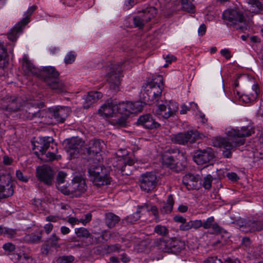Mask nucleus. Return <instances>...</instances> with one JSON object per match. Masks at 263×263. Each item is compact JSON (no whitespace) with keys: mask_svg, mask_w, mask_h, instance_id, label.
Masks as SVG:
<instances>
[{"mask_svg":"<svg viewBox=\"0 0 263 263\" xmlns=\"http://www.w3.org/2000/svg\"><path fill=\"white\" fill-rule=\"evenodd\" d=\"M254 133L253 128L250 126L230 127L226 129L227 138L215 137L212 139L213 145L215 147H222L224 149L223 155L226 158L231 156L232 152L237 146L245 143L243 137H248Z\"/></svg>","mask_w":263,"mask_h":263,"instance_id":"nucleus-1","label":"nucleus"},{"mask_svg":"<svg viewBox=\"0 0 263 263\" xmlns=\"http://www.w3.org/2000/svg\"><path fill=\"white\" fill-rule=\"evenodd\" d=\"M132 102L123 101L118 103L116 100L109 99L99 109V112L105 117H117L111 123L120 127L127 125V119L132 114Z\"/></svg>","mask_w":263,"mask_h":263,"instance_id":"nucleus-2","label":"nucleus"},{"mask_svg":"<svg viewBox=\"0 0 263 263\" xmlns=\"http://www.w3.org/2000/svg\"><path fill=\"white\" fill-rule=\"evenodd\" d=\"M35 155L42 160L46 162L61 159V156L56 155L58 152L57 145L53 143V139L51 137H40L34 143Z\"/></svg>","mask_w":263,"mask_h":263,"instance_id":"nucleus-3","label":"nucleus"},{"mask_svg":"<svg viewBox=\"0 0 263 263\" xmlns=\"http://www.w3.org/2000/svg\"><path fill=\"white\" fill-rule=\"evenodd\" d=\"M23 68L26 75L36 76L46 83L47 79L52 81L59 76V72L53 67H44L42 70H40L31 63L26 56H24L23 58Z\"/></svg>","mask_w":263,"mask_h":263,"instance_id":"nucleus-4","label":"nucleus"},{"mask_svg":"<svg viewBox=\"0 0 263 263\" xmlns=\"http://www.w3.org/2000/svg\"><path fill=\"white\" fill-rule=\"evenodd\" d=\"M162 80V76H159L142 87L140 97L145 103L151 104L155 101L158 100L163 89Z\"/></svg>","mask_w":263,"mask_h":263,"instance_id":"nucleus-5","label":"nucleus"},{"mask_svg":"<svg viewBox=\"0 0 263 263\" xmlns=\"http://www.w3.org/2000/svg\"><path fill=\"white\" fill-rule=\"evenodd\" d=\"M222 17L227 24L238 25V28L242 30L248 29L252 24L251 17H245L242 11L238 8L225 10L222 14Z\"/></svg>","mask_w":263,"mask_h":263,"instance_id":"nucleus-6","label":"nucleus"},{"mask_svg":"<svg viewBox=\"0 0 263 263\" xmlns=\"http://www.w3.org/2000/svg\"><path fill=\"white\" fill-rule=\"evenodd\" d=\"M88 172L90 180L95 186L108 185L111 181L109 169L103 165L93 163L89 166Z\"/></svg>","mask_w":263,"mask_h":263,"instance_id":"nucleus-7","label":"nucleus"},{"mask_svg":"<svg viewBox=\"0 0 263 263\" xmlns=\"http://www.w3.org/2000/svg\"><path fill=\"white\" fill-rule=\"evenodd\" d=\"M178 111V104L173 101H165L159 103L153 109V112L160 119H167L176 114Z\"/></svg>","mask_w":263,"mask_h":263,"instance_id":"nucleus-8","label":"nucleus"},{"mask_svg":"<svg viewBox=\"0 0 263 263\" xmlns=\"http://www.w3.org/2000/svg\"><path fill=\"white\" fill-rule=\"evenodd\" d=\"M106 79L109 84V88L114 92L119 89L121 71L122 67L121 64H111L106 67Z\"/></svg>","mask_w":263,"mask_h":263,"instance_id":"nucleus-9","label":"nucleus"},{"mask_svg":"<svg viewBox=\"0 0 263 263\" xmlns=\"http://www.w3.org/2000/svg\"><path fill=\"white\" fill-rule=\"evenodd\" d=\"M36 8V6L33 5L28 9L25 13L26 16L17 23L8 33V38L9 40L12 42L16 41L18 35L23 32L25 26L30 22V17Z\"/></svg>","mask_w":263,"mask_h":263,"instance_id":"nucleus-10","label":"nucleus"},{"mask_svg":"<svg viewBox=\"0 0 263 263\" xmlns=\"http://www.w3.org/2000/svg\"><path fill=\"white\" fill-rule=\"evenodd\" d=\"M138 15L134 18L135 27L141 28L145 23L153 18L157 13L156 9L154 7H149L137 10Z\"/></svg>","mask_w":263,"mask_h":263,"instance_id":"nucleus-11","label":"nucleus"},{"mask_svg":"<svg viewBox=\"0 0 263 263\" xmlns=\"http://www.w3.org/2000/svg\"><path fill=\"white\" fill-rule=\"evenodd\" d=\"M235 89L233 90L234 97L235 99L240 102L245 103H249L253 102L256 100L258 96L259 90L257 85L254 84L252 86L251 90L246 94H241L240 92L236 89L238 86L239 83L237 80H236L234 83Z\"/></svg>","mask_w":263,"mask_h":263,"instance_id":"nucleus-12","label":"nucleus"},{"mask_svg":"<svg viewBox=\"0 0 263 263\" xmlns=\"http://www.w3.org/2000/svg\"><path fill=\"white\" fill-rule=\"evenodd\" d=\"M36 177L40 182L47 186H51L54 182V172L47 165L39 166L36 168Z\"/></svg>","mask_w":263,"mask_h":263,"instance_id":"nucleus-13","label":"nucleus"},{"mask_svg":"<svg viewBox=\"0 0 263 263\" xmlns=\"http://www.w3.org/2000/svg\"><path fill=\"white\" fill-rule=\"evenodd\" d=\"M204 136L197 130H190L187 132L181 133L171 136L173 142L184 144L187 142H193L198 138H202Z\"/></svg>","mask_w":263,"mask_h":263,"instance_id":"nucleus-14","label":"nucleus"},{"mask_svg":"<svg viewBox=\"0 0 263 263\" xmlns=\"http://www.w3.org/2000/svg\"><path fill=\"white\" fill-rule=\"evenodd\" d=\"M162 162L163 165L170 167L172 169H175L177 171L180 169L179 165L180 164L183 166L186 161V158L184 157L182 153H179L177 156V159H174V156H171L170 153H165L161 156Z\"/></svg>","mask_w":263,"mask_h":263,"instance_id":"nucleus-15","label":"nucleus"},{"mask_svg":"<svg viewBox=\"0 0 263 263\" xmlns=\"http://www.w3.org/2000/svg\"><path fill=\"white\" fill-rule=\"evenodd\" d=\"M87 189L85 180L81 177H75L69 184L71 197H79L84 193Z\"/></svg>","mask_w":263,"mask_h":263,"instance_id":"nucleus-16","label":"nucleus"},{"mask_svg":"<svg viewBox=\"0 0 263 263\" xmlns=\"http://www.w3.org/2000/svg\"><path fill=\"white\" fill-rule=\"evenodd\" d=\"M183 242L177 240H161L158 249L164 252H180L184 248Z\"/></svg>","mask_w":263,"mask_h":263,"instance_id":"nucleus-17","label":"nucleus"},{"mask_svg":"<svg viewBox=\"0 0 263 263\" xmlns=\"http://www.w3.org/2000/svg\"><path fill=\"white\" fill-rule=\"evenodd\" d=\"M214 156L213 149L211 148H207L196 152L193 156V160L197 164L203 165L212 161Z\"/></svg>","mask_w":263,"mask_h":263,"instance_id":"nucleus-18","label":"nucleus"},{"mask_svg":"<svg viewBox=\"0 0 263 263\" xmlns=\"http://www.w3.org/2000/svg\"><path fill=\"white\" fill-rule=\"evenodd\" d=\"M157 182V177L155 174L146 173L141 176L140 186L142 190L149 192L154 189Z\"/></svg>","mask_w":263,"mask_h":263,"instance_id":"nucleus-19","label":"nucleus"},{"mask_svg":"<svg viewBox=\"0 0 263 263\" xmlns=\"http://www.w3.org/2000/svg\"><path fill=\"white\" fill-rule=\"evenodd\" d=\"M104 145V142L100 139L90 140L84 147L83 153L88 155L90 157H93L102 151Z\"/></svg>","mask_w":263,"mask_h":263,"instance_id":"nucleus-20","label":"nucleus"},{"mask_svg":"<svg viewBox=\"0 0 263 263\" xmlns=\"http://www.w3.org/2000/svg\"><path fill=\"white\" fill-rule=\"evenodd\" d=\"M135 124L147 129L157 128L160 126V124L157 122L149 114L140 116Z\"/></svg>","mask_w":263,"mask_h":263,"instance_id":"nucleus-21","label":"nucleus"},{"mask_svg":"<svg viewBox=\"0 0 263 263\" xmlns=\"http://www.w3.org/2000/svg\"><path fill=\"white\" fill-rule=\"evenodd\" d=\"M26 109L21 111V116L22 118L32 120L35 118H43L46 114V111L44 110H40L38 108L32 106L29 107L28 106H25Z\"/></svg>","mask_w":263,"mask_h":263,"instance_id":"nucleus-22","label":"nucleus"},{"mask_svg":"<svg viewBox=\"0 0 263 263\" xmlns=\"http://www.w3.org/2000/svg\"><path fill=\"white\" fill-rule=\"evenodd\" d=\"M182 181L188 190H197L201 185L199 175L187 174L183 177Z\"/></svg>","mask_w":263,"mask_h":263,"instance_id":"nucleus-23","label":"nucleus"},{"mask_svg":"<svg viewBox=\"0 0 263 263\" xmlns=\"http://www.w3.org/2000/svg\"><path fill=\"white\" fill-rule=\"evenodd\" d=\"M65 109L67 110L66 107L50 108L46 114H47L49 117L50 115L53 117L57 122L63 123L67 117Z\"/></svg>","mask_w":263,"mask_h":263,"instance_id":"nucleus-24","label":"nucleus"},{"mask_svg":"<svg viewBox=\"0 0 263 263\" xmlns=\"http://www.w3.org/2000/svg\"><path fill=\"white\" fill-rule=\"evenodd\" d=\"M7 105L4 106V108L8 111L16 112L21 109L22 100L16 96H11L7 99Z\"/></svg>","mask_w":263,"mask_h":263,"instance_id":"nucleus-25","label":"nucleus"},{"mask_svg":"<svg viewBox=\"0 0 263 263\" xmlns=\"http://www.w3.org/2000/svg\"><path fill=\"white\" fill-rule=\"evenodd\" d=\"M102 93L99 91H90L87 95L84 96V102L83 103V107L88 109L91 106L97 102L99 99L102 98Z\"/></svg>","mask_w":263,"mask_h":263,"instance_id":"nucleus-26","label":"nucleus"},{"mask_svg":"<svg viewBox=\"0 0 263 263\" xmlns=\"http://www.w3.org/2000/svg\"><path fill=\"white\" fill-rule=\"evenodd\" d=\"M84 142L81 139L78 137L72 138L69 140L67 145V150L70 155L78 154L80 153V149L83 145Z\"/></svg>","mask_w":263,"mask_h":263,"instance_id":"nucleus-27","label":"nucleus"},{"mask_svg":"<svg viewBox=\"0 0 263 263\" xmlns=\"http://www.w3.org/2000/svg\"><path fill=\"white\" fill-rule=\"evenodd\" d=\"M46 84L52 90L57 93H63L67 91V86L58 78L50 81L46 80Z\"/></svg>","mask_w":263,"mask_h":263,"instance_id":"nucleus-28","label":"nucleus"},{"mask_svg":"<svg viewBox=\"0 0 263 263\" xmlns=\"http://www.w3.org/2000/svg\"><path fill=\"white\" fill-rule=\"evenodd\" d=\"M75 233L78 237L90 238L91 239L90 244H92V242L97 243L101 242L104 239L103 235H100L99 237H93L90 235V233L87 229L84 228H79L75 229Z\"/></svg>","mask_w":263,"mask_h":263,"instance_id":"nucleus-29","label":"nucleus"},{"mask_svg":"<svg viewBox=\"0 0 263 263\" xmlns=\"http://www.w3.org/2000/svg\"><path fill=\"white\" fill-rule=\"evenodd\" d=\"M145 211H151L152 213L156 217V219L158 220L159 219L157 217L158 213V210L155 206H152L149 205H144L141 207H139L137 209V212L134 213L133 218H134V220H137L140 217V213H144Z\"/></svg>","mask_w":263,"mask_h":263,"instance_id":"nucleus-30","label":"nucleus"},{"mask_svg":"<svg viewBox=\"0 0 263 263\" xmlns=\"http://www.w3.org/2000/svg\"><path fill=\"white\" fill-rule=\"evenodd\" d=\"M8 54L4 44L0 43V69H4L9 65Z\"/></svg>","mask_w":263,"mask_h":263,"instance_id":"nucleus-31","label":"nucleus"},{"mask_svg":"<svg viewBox=\"0 0 263 263\" xmlns=\"http://www.w3.org/2000/svg\"><path fill=\"white\" fill-rule=\"evenodd\" d=\"M263 229V223L260 221L249 220L246 222L244 225L242 231L246 232L255 231H259Z\"/></svg>","mask_w":263,"mask_h":263,"instance_id":"nucleus-32","label":"nucleus"},{"mask_svg":"<svg viewBox=\"0 0 263 263\" xmlns=\"http://www.w3.org/2000/svg\"><path fill=\"white\" fill-rule=\"evenodd\" d=\"M14 193L12 184L8 182L6 185H0V199L11 196Z\"/></svg>","mask_w":263,"mask_h":263,"instance_id":"nucleus-33","label":"nucleus"},{"mask_svg":"<svg viewBox=\"0 0 263 263\" xmlns=\"http://www.w3.org/2000/svg\"><path fill=\"white\" fill-rule=\"evenodd\" d=\"M263 8L261 2L257 0H248L247 8L251 13H257Z\"/></svg>","mask_w":263,"mask_h":263,"instance_id":"nucleus-34","label":"nucleus"},{"mask_svg":"<svg viewBox=\"0 0 263 263\" xmlns=\"http://www.w3.org/2000/svg\"><path fill=\"white\" fill-rule=\"evenodd\" d=\"M120 220V217L112 213L106 214L105 223L109 228L114 227Z\"/></svg>","mask_w":263,"mask_h":263,"instance_id":"nucleus-35","label":"nucleus"},{"mask_svg":"<svg viewBox=\"0 0 263 263\" xmlns=\"http://www.w3.org/2000/svg\"><path fill=\"white\" fill-rule=\"evenodd\" d=\"M120 164L121 165L123 164L120 168L123 174L125 175H130L132 173V171L130 170L132 160L129 159L127 161H126L125 159L121 158L119 160V164Z\"/></svg>","mask_w":263,"mask_h":263,"instance_id":"nucleus-36","label":"nucleus"},{"mask_svg":"<svg viewBox=\"0 0 263 263\" xmlns=\"http://www.w3.org/2000/svg\"><path fill=\"white\" fill-rule=\"evenodd\" d=\"M174 204V200L172 195L168 197L166 202L164 203L161 212L163 213H170L171 212Z\"/></svg>","mask_w":263,"mask_h":263,"instance_id":"nucleus-37","label":"nucleus"},{"mask_svg":"<svg viewBox=\"0 0 263 263\" xmlns=\"http://www.w3.org/2000/svg\"><path fill=\"white\" fill-rule=\"evenodd\" d=\"M60 240V238L56 235L55 234H53L51 235L47 240L46 242L51 247L55 248H58L60 247L59 245V241Z\"/></svg>","mask_w":263,"mask_h":263,"instance_id":"nucleus-38","label":"nucleus"},{"mask_svg":"<svg viewBox=\"0 0 263 263\" xmlns=\"http://www.w3.org/2000/svg\"><path fill=\"white\" fill-rule=\"evenodd\" d=\"M214 218L213 217H210L207 218L206 220L202 223V226L205 229L212 228L216 231H219V228L216 223H214Z\"/></svg>","mask_w":263,"mask_h":263,"instance_id":"nucleus-39","label":"nucleus"},{"mask_svg":"<svg viewBox=\"0 0 263 263\" xmlns=\"http://www.w3.org/2000/svg\"><path fill=\"white\" fill-rule=\"evenodd\" d=\"M42 231H40V235H37L32 233L25 237V239L31 243H39L41 241Z\"/></svg>","mask_w":263,"mask_h":263,"instance_id":"nucleus-40","label":"nucleus"},{"mask_svg":"<svg viewBox=\"0 0 263 263\" xmlns=\"http://www.w3.org/2000/svg\"><path fill=\"white\" fill-rule=\"evenodd\" d=\"M191 0H181L182 9L189 12H193L194 11V4L191 2Z\"/></svg>","mask_w":263,"mask_h":263,"instance_id":"nucleus-41","label":"nucleus"},{"mask_svg":"<svg viewBox=\"0 0 263 263\" xmlns=\"http://www.w3.org/2000/svg\"><path fill=\"white\" fill-rule=\"evenodd\" d=\"M140 101H137L133 103V114L141 112L144 107V106L148 103H145L143 99Z\"/></svg>","mask_w":263,"mask_h":263,"instance_id":"nucleus-42","label":"nucleus"},{"mask_svg":"<svg viewBox=\"0 0 263 263\" xmlns=\"http://www.w3.org/2000/svg\"><path fill=\"white\" fill-rule=\"evenodd\" d=\"M74 259V257L72 255H63L58 257L56 261L58 263H72Z\"/></svg>","mask_w":263,"mask_h":263,"instance_id":"nucleus-43","label":"nucleus"},{"mask_svg":"<svg viewBox=\"0 0 263 263\" xmlns=\"http://www.w3.org/2000/svg\"><path fill=\"white\" fill-rule=\"evenodd\" d=\"M16 234L14 230L8 229L0 226V235L4 234L7 235L8 237H12Z\"/></svg>","mask_w":263,"mask_h":263,"instance_id":"nucleus-44","label":"nucleus"},{"mask_svg":"<svg viewBox=\"0 0 263 263\" xmlns=\"http://www.w3.org/2000/svg\"><path fill=\"white\" fill-rule=\"evenodd\" d=\"M190 108L194 110H195V109L198 110L197 104L194 102H191L190 103ZM195 115L196 116H199V117H200L202 119L201 122L202 123H205V121H206L204 118V114L201 112L200 111L197 110V111L195 113Z\"/></svg>","mask_w":263,"mask_h":263,"instance_id":"nucleus-45","label":"nucleus"},{"mask_svg":"<svg viewBox=\"0 0 263 263\" xmlns=\"http://www.w3.org/2000/svg\"><path fill=\"white\" fill-rule=\"evenodd\" d=\"M67 176V174L63 171H60L58 173L57 177L56 186L58 189L60 188L61 184L65 182V179Z\"/></svg>","mask_w":263,"mask_h":263,"instance_id":"nucleus-46","label":"nucleus"},{"mask_svg":"<svg viewBox=\"0 0 263 263\" xmlns=\"http://www.w3.org/2000/svg\"><path fill=\"white\" fill-rule=\"evenodd\" d=\"M76 54L74 51H70L65 57L64 62L66 64H72L76 60Z\"/></svg>","mask_w":263,"mask_h":263,"instance_id":"nucleus-47","label":"nucleus"},{"mask_svg":"<svg viewBox=\"0 0 263 263\" xmlns=\"http://www.w3.org/2000/svg\"><path fill=\"white\" fill-rule=\"evenodd\" d=\"M155 232L159 235L164 236L168 233V230L165 226L157 225L155 228Z\"/></svg>","mask_w":263,"mask_h":263,"instance_id":"nucleus-48","label":"nucleus"},{"mask_svg":"<svg viewBox=\"0 0 263 263\" xmlns=\"http://www.w3.org/2000/svg\"><path fill=\"white\" fill-rule=\"evenodd\" d=\"M212 181L213 178L211 175H208L206 176H205L204 178V181L203 182V186L204 189H210L212 185Z\"/></svg>","mask_w":263,"mask_h":263,"instance_id":"nucleus-49","label":"nucleus"},{"mask_svg":"<svg viewBox=\"0 0 263 263\" xmlns=\"http://www.w3.org/2000/svg\"><path fill=\"white\" fill-rule=\"evenodd\" d=\"M3 248L6 251L12 252L15 250V246L11 242H7L3 245Z\"/></svg>","mask_w":263,"mask_h":263,"instance_id":"nucleus-50","label":"nucleus"},{"mask_svg":"<svg viewBox=\"0 0 263 263\" xmlns=\"http://www.w3.org/2000/svg\"><path fill=\"white\" fill-rule=\"evenodd\" d=\"M16 176L19 180L22 182H27L28 181V177L24 176L23 173L20 170L16 172Z\"/></svg>","mask_w":263,"mask_h":263,"instance_id":"nucleus-51","label":"nucleus"},{"mask_svg":"<svg viewBox=\"0 0 263 263\" xmlns=\"http://www.w3.org/2000/svg\"><path fill=\"white\" fill-rule=\"evenodd\" d=\"M180 229L183 231H187L192 229L190 221L189 222H183L179 227Z\"/></svg>","mask_w":263,"mask_h":263,"instance_id":"nucleus-52","label":"nucleus"},{"mask_svg":"<svg viewBox=\"0 0 263 263\" xmlns=\"http://www.w3.org/2000/svg\"><path fill=\"white\" fill-rule=\"evenodd\" d=\"M58 189L63 194L66 195H69V196H70L71 197V192H70V190H69V184L67 186H61L60 185V188Z\"/></svg>","mask_w":263,"mask_h":263,"instance_id":"nucleus-53","label":"nucleus"},{"mask_svg":"<svg viewBox=\"0 0 263 263\" xmlns=\"http://www.w3.org/2000/svg\"><path fill=\"white\" fill-rule=\"evenodd\" d=\"M192 229H198L202 226V222L201 220H195L190 221Z\"/></svg>","mask_w":263,"mask_h":263,"instance_id":"nucleus-54","label":"nucleus"},{"mask_svg":"<svg viewBox=\"0 0 263 263\" xmlns=\"http://www.w3.org/2000/svg\"><path fill=\"white\" fill-rule=\"evenodd\" d=\"M221 54L227 59H230L231 57V53L229 49L224 48L220 51Z\"/></svg>","mask_w":263,"mask_h":263,"instance_id":"nucleus-55","label":"nucleus"},{"mask_svg":"<svg viewBox=\"0 0 263 263\" xmlns=\"http://www.w3.org/2000/svg\"><path fill=\"white\" fill-rule=\"evenodd\" d=\"M51 247L46 242L42 246L41 250L43 254L47 255Z\"/></svg>","mask_w":263,"mask_h":263,"instance_id":"nucleus-56","label":"nucleus"},{"mask_svg":"<svg viewBox=\"0 0 263 263\" xmlns=\"http://www.w3.org/2000/svg\"><path fill=\"white\" fill-rule=\"evenodd\" d=\"M204 263H222L221 260L216 257H211L206 259Z\"/></svg>","mask_w":263,"mask_h":263,"instance_id":"nucleus-57","label":"nucleus"},{"mask_svg":"<svg viewBox=\"0 0 263 263\" xmlns=\"http://www.w3.org/2000/svg\"><path fill=\"white\" fill-rule=\"evenodd\" d=\"M228 178L233 181H236L238 179V177L235 173H229L227 175Z\"/></svg>","mask_w":263,"mask_h":263,"instance_id":"nucleus-58","label":"nucleus"},{"mask_svg":"<svg viewBox=\"0 0 263 263\" xmlns=\"http://www.w3.org/2000/svg\"><path fill=\"white\" fill-rule=\"evenodd\" d=\"M205 31H206L205 26L203 24L200 25L198 30L199 35H203L205 33Z\"/></svg>","mask_w":263,"mask_h":263,"instance_id":"nucleus-59","label":"nucleus"},{"mask_svg":"<svg viewBox=\"0 0 263 263\" xmlns=\"http://www.w3.org/2000/svg\"><path fill=\"white\" fill-rule=\"evenodd\" d=\"M52 229L53 225L50 223L46 224L44 227V229L47 234H49L52 231Z\"/></svg>","mask_w":263,"mask_h":263,"instance_id":"nucleus-60","label":"nucleus"},{"mask_svg":"<svg viewBox=\"0 0 263 263\" xmlns=\"http://www.w3.org/2000/svg\"><path fill=\"white\" fill-rule=\"evenodd\" d=\"M3 162L5 164L10 165L12 162V159L7 156H5L3 157Z\"/></svg>","mask_w":263,"mask_h":263,"instance_id":"nucleus-61","label":"nucleus"},{"mask_svg":"<svg viewBox=\"0 0 263 263\" xmlns=\"http://www.w3.org/2000/svg\"><path fill=\"white\" fill-rule=\"evenodd\" d=\"M174 220L176 222H181V223L186 221V219L181 216H175L174 218Z\"/></svg>","mask_w":263,"mask_h":263,"instance_id":"nucleus-62","label":"nucleus"},{"mask_svg":"<svg viewBox=\"0 0 263 263\" xmlns=\"http://www.w3.org/2000/svg\"><path fill=\"white\" fill-rule=\"evenodd\" d=\"M58 219V217L53 215H50L46 217V220L50 222H56Z\"/></svg>","mask_w":263,"mask_h":263,"instance_id":"nucleus-63","label":"nucleus"},{"mask_svg":"<svg viewBox=\"0 0 263 263\" xmlns=\"http://www.w3.org/2000/svg\"><path fill=\"white\" fill-rule=\"evenodd\" d=\"M187 209L188 207L187 205L184 204H181L178 208V211L181 213L186 212L187 211Z\"/></svg>","mask_w":263,"mask_h":263,"instance_id":"nucleus-64","label":"nucleus"}]
</instances>
